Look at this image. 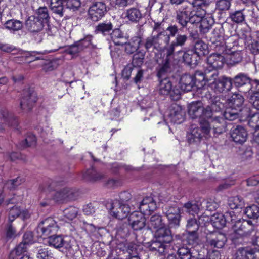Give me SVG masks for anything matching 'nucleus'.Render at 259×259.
I'll return each instance as SVG.
<instances>
[{
	"instance_id": "2eb2a0df",
	"label": "nucleus",
	"mask_w": 259,
	"mask_h": 259,
	"mask_svg": "<svg viewBox=\"0 0 259 259\" xmlns=\"http://www.w3.org/2000/svg\"><path fill=\"white\" fill-rule=\"evenodd\" d=\"M92 36L88 35L83 39L76 41L73 44L65 48V52L67 54L75 55L89 48L91 45Z\"/></svg>"
},
{
	"instance_id": "680f3d73",
	"label": "nucleus",
	"mask_w": 259,
	"mask_h": 259,
	"mask_svg": "<svg viewBox=\"0 0 259 259\" xmlns=\"http://www.w3.org/2000/svg\"><path fill=\"white\" fill-rule=\"evenodd\" d=\"M186 227L188 232H194L197 231L199 225L195 218H191L188 220Z\"/></svg>"
},
{
	"instance_id": "c756f323",
	"label": "nucleus",
	"mask_w": 259,
	"mask_h": 259,
	"mask_svg": "<svg viewBox=\"0 0 259 259\" xmlns=\"http://www.w3.org/2000/svg\"><path fill=\"white\" fill-rule=\"evenodd\" d=\"M222 29V27L214 28L210 38L212 43L215 46V49L218 50H220V48L223 47L224 44Z\"/></svg>"
},
{
	"instance_id": "c03bdc74",
	"label": "nucleus",
	"mask_w": 259,
	"mask_h": 259,
	"mask_svg": "<svg viewBox=\"0 0 259 259\" xmlns=\"http://www.w3.org/2000/svg\"><path fill=\"white\" fill-rule=\"evenodd\" d=\"M48 242L50 246H53L56 248L63 247L66 243L62 237L60 235L51 236L48 238Z\"/></svg>"
},
{
	"instance_id": "c9c22d12",
	"label": "nucleus",
	"mask_w": 259,
	"mask_h": 259,
	"mask_svg": "<svg viewBox=\"0 0 259 259\" xmlns=\"http://www.w3.org/2000/svg\"><path fill=\"white\" fill-rule=\"evenodd\" d=\"M194 50L198 57L204 56L209 53L208 45L201 39L195 42Z\"/></svg>"
},
{
	"instance_id": "412c9836",
	"label": "nucleus",
	"mask_w": 259,
	"mask_h": 259,
	"mask_svg": "<svg viewBox=\"0 0 259 259\" xmlns=\"http://www.w3.org/2000/svg\"><path fill=\"white\" fill-rule=\"evenodd\" d=\"M45 23L41 19L32 15L29 16L25 22L26 28L32 33L39 32L41 31L44 27Z\"/></svg>"
},
{
	"instance_id": "58836bf2",
	"label": "nucleus",
	"mask_w": 259,
	"mask_h": 259,
	"mask_svg": "<svg viewBox=\"0 0 259 259\" xmlns=\"http://www.w3.org/2000/svg\"><path fill=\"white\" fill-rule=\"evenodd\" d=\"M239 109H234L226 105L225 111L223 113V118L225 120L234 121L239 118Z\"/></svg>"
},
{
	"instance_id": "8fccbe9b",
	"label": "nucleus",
	"mask_w": 259,
	"mask_h": 259,
	"mask_svg": "<svg viewBox=\"0 0 259 259\" xmlns=\"http://www.w3.org/2000/svg\"><path fill=\"white\" fill-rule=\"evenodd\" d=\"M243 56L241 51H238L232 52L227 57L228 63L233 65L241 62L242 60Z\"/></svg>"
},
{
	"instance_id": "a211bd4d",
	"label": "nucleus",
	"mask_w": 259,
	"mask_h": 259,
	"mask_svg": "<svg viewBox=\"0 0 259 259\" xmlns=\"http://www.w3.org/2000/svg\"><path fill=\"white\" fill-rule=\"evenodd\" d=\"M177 247V254L180 259H204L198 252L184 244Z\"/></svg>"
},
{
	"instance_id": "473e14b6",
	"label": "nucleus",
	"mask_w": 259,
	"mask_h": 259,
	"mask_svg": "<svg viewBox=\"0 0 259 259\" xmlns=\"http://www.w3.org/2000/svg\"><path fill=\"white\" fill-rule=\"evenodd\" d=\"M159 79V83L158 88V91L160 95L166 96L168 95L172 89V82L169 78L164 77L163 79Z\"/></svg>"
},
{
	"instance_id": "9b49d317",
	"label": "nucleus",
	"mask_w": 259,
	"mask_h": 259,
	"mask_svg": "<svg viewBox=\"0 0 259 259\" xmlns=\"http://www.w3.org/2000/svg\"><path fill=\"white\" fill-rule=\"evenodd\" d=\"M206 245L211 248H222L227 239L224 234L218 231L208 233L206 236Z\"/></svg>"
},
{
	"instance_id": "cd10ccee",
	"label": "nucleus",
	"mask_w": 259,
	"mask_h": 259,
	"mask_svg": "<svg viewBox=\"0 0 259 259\" xmlns=\"http://www.w3.org/2000/svg\"><path fill=\"white\" fill-rule=\"evenodd\" d=\"M150 212L148 215L150 216L147 223V227L149 229H159L164 226V223L163 222L162 216L158 213L152 214Z\"/></svg>"
},
{
	"instance_id": "f03ea898",
	"label": "nucleus",
	"mask_w": 259,
	"mask_h": 259,
	"mask_svg": "<svg viewBox=\"0 0 259 259\" xmlns=\"http://www.w3.org/2000/svg\"><path fill=\"white\" fill-rule=\"evenodd\" d=\"M172 240L170 230L163 226L156 230L155 239L148 243V248L156 255H165L168 252L169 244Z\"/></svg>"
},
{
	"instance_id": "6ab92c4d",
	"label": "nucleus",
	"mask_w": 259,
	"mask_h": 259,
	"mask_svg": "<svg viewBox=\"0 0 259 259\" xmlns=\"http://www.w3.org/2000/svg\"><path fill=\"white\" fill-rule=\"evenodd\" d=\"M218 72L215 69H210V68L205 67L203 73L197 72L196 73V76H200L202 77V80L205 81V84L211 88L212 84L219 78L218 77Z\"/></svg>"
},
{
	"instance_id": "13d9d810",
	"label": "nucleus",
	"mask_w": 259,
	"mask_h": 259,
	"mask_svg": "<svg viewBox=\"0 0 259 259\" xmlns=\"http://www.w3.org/2000/svg\"><path fill=\"white\" fill-rule=\"evenodd\" d=\"M231 1L229 0H218L216 2V9L220 11L225 12L229 10Z\"/></svg>"
},
{
	"instance_id": "b1692460",
	"label": "nucleus",
	"mask_w": 259,
	"mask_h": 259,
	"mask_svg": "<svg viewBox=\"0 0 259 259\" xmlns=\"http://www.w3.org/2000/svg\"><path fill=\"white\" fill-rule=\"evenodd\" d=\"M207 60V63L205 67L216 70L221 68L225 62L224 56L218 53L211 54L208 57Z\"/></svg>"
},
{
	"instance_id": "de8ad7c7",
	"label": "nucleus",
	"mask_w": 259,
	"mask_h": 259,
	"mask_svg": "<svg viewBox=\"0 0 259 259\" xmlns=\"http://www.w3.org/2000/svg\"><path fill=\"white\" fill-rule=\"evenodd\" d=\"M198 56L192 50L185 52L183 55L184 61L189 65H194L197 63Z\"/></svg>"
},
{
	"instance_id": "a19ab883",
	"label": "nucleus",
	"mask_w": 259,
	"mask_h": 259,
	"mask_svg": "<svg viewBox=\"0 0 259 259\" xmlns=\"http://www.w3.org/2000/svg\"><path fill=\"white\" fill-rule=\"evenodd\" d=\"M200 203L201 202H199L193 203L188 202L184 204V207L187 213L194 215L195 214L198 213L200 210H203L204 207L201 205Z\"/></svg>"
},
{
	"instance_id": "4c0bfd02",
	"label": "nucleus",
	"mask_w": 259,
	"mask_h": 259,
	"mask_svg": "<svg viewBox=\"0 0 259 259\" xmlns=\"http://www.w3.org/2000/svg\"><path fill=\"white\" fill-rule=\"evenodd\" d=\"M201 19L199 27L200 31L203 34H205L209 31L214 24V20L211 17L205 16V15L203 16Z\"/></svg>"
},
{
	"instance_id": "f3484780",
	"label": "nucleus",
	"mask_w": 259,
	"mask_h": 259,
	"mask_svg": "<svg viewBox=\"0 0 259 259\" xmlns=\"http://www.w3.org/2000/svg\"><path fill=\"white\" fill-rule=\"evenodd\" d=\"M106 12V6L105 3L101 2L95 3L90 7L89 10L90 18L95 22L101 19Z\"/></svg>"
},
{
	"instance_id": "6e6d98bb",
	"label": "nucleus",
	"mask_w": 259,
	"mask_h": 259,
	"mask_svg": "<svg viewBox=\"0 0 259 259\" xmlns=\"http://www.w3.org/2000/svg\"><path fill=\"white\" fill-rule=\"evenodd\" d=\"M24 182V179L21 177H17L15 179L7 181L5 184V186L10 190H13L16 188Z\"/></svg>"
},
{
	"instance_id": "423d86ee",
	"label": "nucleus",
	"mask_w": 259,
	"mask_h": 259,
	"mask_svg": "<svg viewBox=\"0 0 259 259\" xmlns=\"http://www.w3.org/2000/svg\"><path fill=\"white\" fill-rule=\"evenodd\" d=\"M200 127L192 128L191 132L187 134V140L189 144L199 142L203 137L207 138L210 133V125L207 120H201Z\"/></svg>"
},
{
	"instance_id": "37998d69",
	"label": "nucleus",
	"mask_w": 259,
	"mask_h": 259,
	"mask_svg": "<svg viewBox=\"0 0 259 259\" xmlns=\"http://www.w3.org/2000/svg\"><path fill=\"white\" fill-rule=\"evenodd\" d=\"M63 0H50V9L52 12L59 15H63Z\"/></svg>"
},
{
	"instance_id": "5fc2aeb1",
	"label": "nucleus",
	"mask_w": 259,
	"mask_h": 259,
	"mask_svg": "<svg viewBox=\"0 0 259 259\" xmlns=\"http://www.w3.org/2000/svg\"><path fill=\"white\" fill-rule=\"evenodd\" d=\"M200 205L204 207L203 209L209 211L215 210L219 206V203L211 199L203 200L201 202Z\"/></svg>"
},
{
	"instance_id": "774afa93",
	"label": "nucleus",
	"mask_w": 259,
	"mask_h": 259,
	"mask_svg": "<svg viewBox=\"0 0 259 259\" xmlns=\"http://www.w3.org/2000/svg\"><path fill=\"white\" fill-rule=\"evenodd\" d=\"M248 125L255 129H259V113H255L251 115L248 120Z\"/></svg>"
},
{
	"instance_id": "5701e85b",
	"label": "nucleus",
	"mask_w": 259,
	"mask_h": 259,
	"mask_svg": "<svg viewBox=\"0 0 259 259\" xmlns=\"http://www.w3.org/2000/svg\"><path fill=\"white\" fill-rule=\"evenodd\" d=\"M230 134L232 140L236 143L240 144L244 143L247 137V133L246 130L240 125L233 128L231 131Z\"/></svg>"
},
{
	"instance_id": "864d4df0",
	"label": "nucleus",
	"mask_w": 259,
	"mask_h": 259,
	"mask_svg": "<svg viewBox=\"0 0 259 259\" xmlns=\"http://www.w3.org/2000/svg\"><path fill=\"white\" fill-rule=\"evenodd\" d=\"M27 245L22 242L20 243L10 254V259H15L17 256L21 255L26 251Z\"/></svg>"
},
{
	"instance_id": "9d476101",
	"label": "nucleus",
	"mask_w": 259,
	"mask_h": 259,
	"mask_svg": "<svg viewBox=\"0 0 259 259\" xmlns=\"http://www.w3.org/2000/svg\"><path fill=\"white\" fill-rule=\"evenodd\" d=\"M163 213L167 217L170 227L179 226L181 219L180 209L176 205H166L163 208Z\"/></svg>"
},
{
	"instance_id": "bf43d9fd",
	"label": "nucleus",
	"mask_w": 259,
	"mask_h": 259,
	"mask_svg": "<svg viewBox=\"0 0 259 259\" xmlns=\"http://www.w3.org/2000/svg\"><path fill=\"white\" fill-rule=\"evenodd\" d=\"M36 138L34 135L29 133L28 134L24 141L22 142V146L23 148L33 146L36 145Z\"/></svg>"
},
{
	"instance_id": "e2e57ef3",
	"label": "nucleus",
	"mask_w": 259,
	"mask_h": 259,
	"mask_svg": "<svg viewBox=\"0 0 259 259\" xmlns=\"http://www.w3.org/2000/svg\"><path fill=\"white\" fill-rule=\"evenodd\" d=\"M78 209L73 206H70L64 210V215L69 220L75 218L78 214Z\"/></svg>"
},
{
	"instance_id": "dca6fc26",
	"label": "nucleus",
	"mask_w": 259,
	"mask_h": 259,
	"mask_svg": "<svg viewBox=\"0 0 259 259\" xmlns=\"http://www.w3.org/2000/svg\"><path fill=\"white\" fill-rule=\"evenodd\" d=\"M255 79H251L247 74L244 73H239L232 78L233 83L238 88H241L244 85H247L249 92L253 90L256 86V83L254 82Z\"/></svg>"
},
{
	"instance_id": "f704fd0d",
	"label": "nucleus",
	"mask_w": 259,
	"mask_h": 259,
	"mask_svg": "<svg viewBox=\"0 0 259 259\" xmlns=\"http://www.w3.org/2000/svg\"><path fill=\"white\" fill-rule=\"evenodd\" d=\"M110 35L111 38L115 45L122 46L128 41L127 38L123 36L122 32L119 29L113 30Z\"/></svg>"
},
{
	"instance_id": "ea45409f",
	"label": "nucleus",
	"mask_w": 259,
	"mask_h": 259,
	"mask_svg": "<svg viewBox=\"0 0 259 259\" xmlns=\"http://www.w3.org/2000/svg\"><path fill=\"white\" fill-rule=\"evenodd\" d=\"M1 114L9 126L16 127L18 125V120L13 114L10 112L7 109H2Z\"/></svg>"
},
{
	"instance_id": "4be33fe9",
	"label": "nucleus",
	"mask_w": 259,
	"mask_h": 259,
	"mask_svg": "<svg viewBox=\"0 0 259 259\" xmlns=\"http://www.w3.org/2000/svg\"><path fill=\"white\" fill-rule=\"evenodd\" d=\"M208 119L211 120L210 122L208 121L210 125V130L212 127L214 134L219 135L225 132L227 124L223 117L213 115V117L209 118Z\"/></svg>"
},
{
	"instance_id": "393cba45",
	"label": "nucleus",
	"mask_w": 259,
	"mask_h": 259,
	"mask_svg": "<svg viewBox=\"0 0 259 259\" xmlns=\"http://www.w3.org/2000/svg\"><path fill=\"white\" fill-rule=\"evenodd\" d=\"M188 37L186 34H178L174 41L170 44L165 46L163 48L164 51H167L168 52L174 55L175 50L176 47L184 46L188 40Z\"/></svg>"
},
{
	"instance_id": "052dcab7",
	"label": "nucleus",
	"mask_w": 259,
	"mask_h": 259,
	"mask_svg": "<svg viewBox=\"0 0 259 259\" xmlns=\"http://www.w3.org/2000/svg\"><path fill=\"white\" fill-rule=\"evenodd\" d=\"M63 4L66 8L72 11L77 10L81 5L80 0H63Z\"/></svg>"
},
{
	"instance_id": "4d7b16f0",
	"label": "nucleus",
	"mask_w": 259,
	"mask_h": 259,
	"mask_svg": "<svg viewBox=\"0 0 259 259\" xmlns=\"http://www.w3.org/2000/svg\"><path fill=\"white\" fill-rule=\"evenodd\" d=\"M230 18L233 22L236 23H241L245 20V16L242 10H238L230 13Z\"/></svg>"
},
{
	"instance_id": "3c124183",
	"label": "nucleus",
	"mask_w": 259,
	"mask_h": 259,
	"mask_svg": "<svg viewBox=\"0 0 259 259\" xmlns=\"http://www.w3.org/2000/svg\"><path fill=\"white\" fill-rule=\"evenodd\" d=\"M6 28L13 31H18L22 29L23 25L19 20L11 19L8 20L5 23Z\"/></svg>"
},
{
	"instance_id": "338daca9",
	"label": "nucleus",
	"mask_w": 259,
	"mask_h": 259,
	"mask_svg": "<svg viewBox=\"0 0 259 259\" xmlns=\"http://www.w3.org/2000/svg\"><path fill=\"white\" fill-rule=\"evenodd\" d=\"M37 257L38 259H52L53 254L48 248H40L38 251Z\"/></svg>"
},
{
	"instance_id": "f257e3e1",
	"label": "nucleus",
	"mask_w": 259,
	"mask_h": 259,
	"mask_svg": "<svg viewBox=\"0 0 259 259\" xmlns=\"http://www.w3.org/2000/svg\"><path fill=\"white\" fill-rule=\"evenodd\" d=\"M133 210H139L140 212L136 211L132 213L129 217V223L132 228L136 231L142 229L146 226V220L144 214L148 215L150 211H153L157 207L156 203L151 196H147L141 200L132 201Z\"/></svg>"
},
{
	"instance_id": "79ce46f5",
	"label": "nucleus",
	"mask_w": 259,
	"mask_h": 259,
	"mask_svg": "<svg viewBox=\"0 0 259 259\" xmlns=\"http://www.w3.org/2000/svg\"><path fill=\"white\" fill-rule=\"evenodd\" d=\"M72 193L73 192L71 189L67 187H64L55 193L53 199L57 201H63L68 198Z\"/></svg>"
},
{
	"instance_id": "603ef678",
	"label": "nucleus",
	"mask_w": 259,
	"mask_h": 259,
	"mask_svg": "<svg viewBox=\"0 0 259 259\" xmlns=\"http://www.w3.org/2000/svg\"><path fill=\"white\" fill-rule=\"evenodd\" d=\"M244 213L249 218L257 219L259 217V206L254 204L248 206Z\"/></svg>"
},
{
	"instance_id": "6e6552de",
	"label": "nucleus",
	"mask_w": 259,
	"mask_h": 259,
	"mask_svg": "<svg viewBox=\"0 0 259 259\" xmlns=\"http://www.w3.org/2000/svg\"><path fill=\"white\" fill-rule=\"evenodd\" d=\"M193 18L192 8L189 5H183L176 11L175 20L181 29L186 28L190 21L195 22Z\"/></svg>"
},
{
	"instance_id": "1a4fd4ad",
	"label": "nucleus",
	"mask_w": 259,
	"mask_h": 259,
	"mask_svg": "<svg viewBox=\"0 0 259 259\" xmlns=\"http://www.w3.org/2000/svg\"><path fill=\"white\" fill-rule=\"evenodd\" d=\"M107 207L109 209L111 215L121 220L126 218L131 210V208L127 205L117 199H115L109 203Z\"/></svg>"
},
{
	"instance_id": "49530a36",
	"label": "nucleus",
	"mask_w": 259,
	"mask_h": 259,
	"mask_svg": "<svg viewBox=\"0 0 259 259\" xmlns=\"http://www.w3.org/2000/svg\"><path fill=\"white\" fill-rule=\"evenodd\" d=\"M228 205L232 209L242 208L244 205L243 198L238 196L232 197L228 199Z\"/></svg>"
},
{
	"instance_id": "a18cd8bd",
	"label": "nucleus",
	"mask_w": 259,
	"mask_h": 259,
	"mask_svg": "<svg viewBox=\"0 0 259 259\" xmlns=\"http://www.w3.org/2000/svg\"><path fill=\"white\" fill-rule=\"evenodd\" d=\"M210 220L213 226L218 229H221L226 225V220L222 213L214 214L211 217Z\"/></svg>"
},
{
	"instance_id": "09e8293b",
	"label": "nucleus",
	"mask_w": 259,
	"mask_h": 259,
	"mask_svg": "<svg viewBox=\"0 0 259 259\" xmlns=\"http://www.w3.org/2000/svg\"><path fill=\"white\" fill-rule=\"evenodd\" d=\"M145 52L139 51L134 54L133 56L132 65L133 67H140L144 62Z\"/></svg>"
},
{
	"instance_id": "39448f33",
	"label": "nucleus",
	"mask_w": 259,
	"mask_h": 259,
	"mask_svg": "<svg viewBox=\"0 0 259 259\" xmlns=\"http://www.w3.org/2000/svg\"><path fill=\"white\" fill-rule=\"evenodd\" d=\"M233 239L239 238H250L256 234V230L254 226L250 224L248 221L241 220H237L233 225Z\"/></svg>"
},
{
	"instance_id": "7ed1b4c3",
	"label": "nucleus",
	"mask_w": 259,
	"mask_h": 259,
	"mask_svg": "<svg viewBox=\"0 0 259 259\" xmlns=\"http://www.w3.org/2000/svg\"><path fill=\"white\" fill-rule=\"evenodd\" d=\"M157 66L156 67V75L159 79L167 77L175 68L174 55L167 51L157 55L155 60Z\"/></svg>"
},
{
	"instance_id": "7c9ffc66",
	"label": "nucleus",
	"mask_w": 259,
	"mask_h": 259,
	"mask_svg": "<svg viewBox=\"0 0 259 259\" xmlns=\"http://www.w3.org/2000/svg\"><path fill=\"white\" fill-rule=\"evenodd\" d=\"M255 249L252 247H241L236 253V259H255Z\"/></svg>"
},
{
	"instance_id": "72a5a7b5",
	"label": "nucleus",
	"mask_w": 259,
	"mask_h": 259,
	"mask_svg": "<svg viewBox=\"0 0 259 259\" xmlns=\"http://www.w3.org/2000/svg\"><path fill=\"white\" fill-rule=\"evenodd\" d=\"M105 178L106 175L96 170L94 168L88 169L84 174V179L92 182L99 181Z\"/></svg>"
},
{
	"instance_id": "c85d7f7f",
	"label": "nucleus",
	"mask_w": 259,
	"mask_h": 259,
	"mask_svg": "<svg viewBox=\"0 0 259 259\" xmlns=\"http://www.w3.org/2000/svg\"><path fill=\"white\" fill-rule=\"evenodd\" d=\"M226 101L227 106L234 108V109H239V111L240 112L244 99L241 95L239 94H234Z\"/></svg>"
},
{
	"instance_id": "a878e982",
	"label": "nucleus",
	"mask_w": 259,
	"mask_h": 259,
	"mask_svg": "<svg viewBox=\"0 0 259 259\" xmlns=\"http://www.w3.org/2000/svg\"><path fill=\"white\" fill-rule=\"evenodd\" d=\"M254 82L256 83V86L253 90L249 92L242 91L246 94L250 103L252 104L253 107L259 110V80H255Z\"/></svg>"
},
{
	"instance_id": "20e7f679",
	"label": "nucleus",
	"mask_w": 259,
	"mask_h": 259,
	"mask_svg": "<svg viewBox=\"0 0 259 259\" xmlns=\"http://www.w3.org/2000/svg\"><path fill=\"white\" fill-rule=\"evenodd\" d=\"M136 40L138 41L139 46L144 47L146 51H150L151 50H160L163 45L168 44L169 36L167 35L165 31H161L158 32L156 35H150L144 40H139L138 37H136Z\"/></svg>"
},
{
	"instance_id": "69168bd1",
	"label": "nucleus",
	"mask_w": 259,
	"mask_h": 259,
	"mask_svg": "<svg viewBox=\"0 0 259 259\" xmlns=\"http://www.w3.org/2000/svg\"><path fill=\"white\" fill-rule=\"evenodd\" d=\"M35 16H36V17L41 19L43 22L46 23L49 18L47 8L46 7H40L37 10L36 15Z\"/></svg>"
},
{
	"instance_id": "f8f14e48",
	"label": "nucleus",
	"mask_w": 259,
	"mask_h": 259,
	"mask_svg": "<svg viewBox=\"0 0 259 259\" xmlns=\"http://www.w3.org/2000/svg\"><path fill=\"white\" fill-rule=\"evenodd\" d=\"M36 100V93L33 90L29 89L24 90L20 102V108L24 112H29L33 107Z\"/></svg>"
},
{
	"instance_id": "e433bc0d",
	"label": "nucleus",
	"mask_w": 259,
	"mask_h": 259,
	"mask_svg": "<svg viewBox=\"0 0 259 259\" xmlns=\"http://www.w3.org/2000/svg\"><path fill=\"white\" fill-rule=\"evenodd\" d=\"M113 25L111 22L105 21L99 23L95 30V32L97 34L100 33L103 35L110 34L111 31H113Z\"/></svg>"
},
{
	"instance_id": "2f4dec72",
	"label": "nucleus",
	"mask_w": 259,
	"mask_h": 259,
	"mask_svg": "<svg viewBox=\"0 0 259 259\" xmlns=\"http://www.w3.org/2000/svg\"><path fill=\"white\" fill-rule=\"evenodd\" d=\"M122 16L125 19L132 23H136L142 18V14L140 10L136 8H131L125 11Z\"/></svg>"
},
{
	"instance_id": "0eeeda50",
	"label": "nucleus",
	"mask_w": 259,
	"mask_h": 259,
	"mask_svg": "<svg viewBox=\"0 0 259 259\" xmlns=\"http://www.w3.org/2000/svg\"><path fill=\"white\" fill-rule=\"evenodd\" d=\"M59 229V226L55 220L48 217L42 220L38 225L36 231L37 236L46 238L52 233H55Z\"/></svg>"
},
{
	"instance_id": "ddd939ff",
	"label": "nucleus",
	"mask_w": 259,
	"mask_h": 259,
	"mask_svg": "<svg viewBox=\"0 0 259 259\" xmlns=\"http://www.w3.org/2000/svg\"><path fill=\"white\" fill-rule=\"evenodd\" d=\"M206 107L204 108L201 101H196L191 103L189 106L188 113L191 118L193 119H199L207 120L209 117L205 115Z\"/></svg>"
},
{
	"instance_id": "4468645a",
	"label": "nucleus",
	"mask_w": 259,
	"mask_h": 259,
	"mask_svg": "<svg viewBox=\"0 0 259 259\" xmlns=\"http://www.w3.org/2000/svg\"><path fill=\"white\" fill-rule=\"evenodd\" d=\"M227 105V101L219 96H215L211 98L210 101V105L206 106V111H205V115L210 117H213L214 114L219 112L222 111Z\"/></svg>"
},
{
	"instance_id": "bb28decb",
	"label": "nucleus",
	"mask_w": 259,
	"mask_h": 259,
	"mask_svg": "<svg viewBox=\"0 0 259 259\" xmlns=\"http://www.w3.org/2000/svg\"><path fill=\"white\" fill-rule=\"evenodd\" d=\"M196 78L193 75L184 74L180 80V87L182 91L189 92L192 90L196 83Z\"/></svg>"
},
{
	"instance_id": "aec40b11",
	"label": "nucleus",
	"mask_w": 259,
	"mask_h": 259,
	"mask_svg": "<svg viewBox=\"0 0 259 259\" xmlns=\"http://www.w3.org/2000/svg\"><path fill=\"white\" fill-rule=\"evenodd\" d=\"M185 112L181 106L177 104H172L169 109L168 115L170 120L175 123H181L184 119Z\"/></svg>"
},
{
	"instance_id": "0e129e2a",
	"label": "nucleus",
	"mask_w": 259,
	"mask_h": 259,
	"mask_svg": "<svg viewBox=\"0 0 259 259\" xmlns=\"http://www.w3.org/2000/svg\"><path fill=\"white\" fill-rule=\"evenodd\" d=\"M58 65L57 60L46 61L42 65V70L45 72L51 71L57 68Z\"/></svg>"
}]
</instances>
